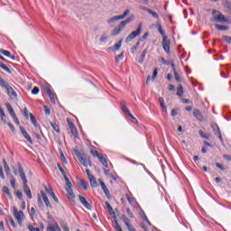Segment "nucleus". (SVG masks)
<instances>
[{
	"label": "nucleus",
	"mask_w": 231,
	"mask_h": 231,
	"mask_svg": "<svg viewBox=\"0 0 231 231\" xmlns=\"http://www.w3.org/2000/svg\"><path fill=\"white\" fill-rule=\"evenodd\" d=\"M18 172H19L20 178L23 183V191L26 194L27 198L29 199H32V190L30 189V187L28 186V180L26 179V173H24V170L23 169V165H21V162H18Z\"/></svg>",
	"instance_id": "nucleus-1"
},
{
	"label": "nucleus",
	"mask_w": 231,
	"mask_h": 231,
	"mask_svg": "<svg viewBox=\"0 0 231 231\" xmlns=\"http://www.w3.org/2000/svg\"><path fill=\"white\" fill-rule=\"evenodd\" d=\"M0 87L5 88V89H6L7 95L11 98V100H17V92H15V90H14V88H12V86H10V84L7 81L3 79L1 76H0Z\"/></svg>",
	"instance_id": "nucleus-2"
},
{
	"label": "nucleus",
	"mask_w": 231,
	"mask_h": 231,
	"mask_svg": "<svg viewBox=\"0 0 231 231\" xmlns=\"http://www.w3.org/2000/svg\"><path fill=\"white\" fill-rule=\"evenodd\" d=\"M133 22V16L128 17L126 20L122 21L118 25H116L112 31V35H120L123 30Z\"/></svg>",
	"instance_id": "nucleus-3"
},
{
	"label": "nucleus",
	"mask_w": 231,
	"mask_h": 231,
	"mask_svg": "<svg viewBox=\"0 0 231 231\" xmlns=\"http://www.w3.org/2000/svg\"><path fill=\"white\" fill-rule=\"evenodd\" d=\"M74 152L79 162L82 165H84V167H88V165H91V161H89V157H88L86 154H82L79 150H74Z\"/></svg>",
	"instance_id": "nucleus-4"
},
{
	"label": "nucleus",
	"mask_w": 231,
	"mask_h": 231,
	"mask_svg": "<svg viewBox=\"0 0 231 231\" xmlns=\"http://www.w3.org/2000/svg\"><path fill=\"white\" fill-rule=\"evenodd\" d=\"M120 106H121V109L125 113V115H128V116H130V118H132V121L134 122V124H138V120L134 117V116L133 114H131V112L129 111V108H127V105L125 104V101L122 100L120 102Z\"/></svg>",
	"instance_id": "nucleus-5"
},
{
	"label": "nucleus",
	"mask_w": 231,
	"mask_h": 231,
	"mask_svg": "<svg viewBox=\"0 0 231 231\" xmlns=\"http://www.w3.org/2000/svg\"><path fill=\"white\" fill-rule=\"evenodd\" d=\"M142 33V23H140L137 27L136 31L132 32L125 39V42H131L133 39H136V37H140Z\"/></svg>",
	"instance_id": "nucleus-6"
},
{
	"label": "nucleus",
	"mask_w": 231,
	"mask_h": 231,
	"mask_svg": "<svg viewBox=\"0 0 231 231\" xmlns=\"http://www.w3.org/2000/svg\"><path fill=\"white\" fill-rule=\"evenodd\" d=\"M130 14H131V10L126 9V10L123 13V14L114 16V17L108 19V20L106 21V23H108V24H111V23H115V22L120 21V20H122V19H125V17H127V15H129Z\"/></svg>",
	"instance_id": "nucleus-7"
},
{
	"label": "nucleus",
	"mask_w": 231,
	"mask_h": 231,
	"mask_svg": "<svg viewBox=\"0 0 231 231\" xmlns=\"http://www.w3.org/2000/svg\"><path fill=\"white\" fill-rule=\"evenodd\" d=\"M213 15L216 23H228V19L217 10L213 11Z\"/></svg>",
	"instance_id": "nucleus-8"
},
{
	"label": "nucleus",
	"mask_w": 231,
	"mask_h": 231,
	"mask_svg": "<svg viewBox=\"0 0 231 231\" xmlns=\"http://www.w3.org/2000/svg\"><path fill=\"white\" fill-rule=\"evenodd\" d=\"M67 124L70 129L71 134L74 135V137L79 138V130H77V126H75V124L71 122V119L67 118Z\"/></svg>",
	"instance_id": "nucleus-9"
},
{
	"label": "nucleus",
	"mask_w": 231,
	"mask_h": 231,
	"mask_svg": "<svg viewBox=\"0 0 231 231\" xmlns=\"http://www.w3.org/2000/svg\"><path fill=\"white\" fill-rule=\"evenodd\" d=\"M211 128L213 129L214 134H216V136L219 138L221 143H223V135H221V129H219V125L216 123H212Z\"/></svg>",
	"instance_id": "nucleus-10"
},
{
	"label": "nucleus",
	"mask_w": 231,
	"mask_h": 231,
	"mask_svg": "<svg viewBox=\"0 0 231 231\" xmlns=\"http://www.w3.org/2000/svg\"><path fill=\"white\" fill-rule=\"evenodd\" d=\"M162 48L168 55L171 53V40H169V37L167 36L162 38Z\"/></svg>",
	"instance_id": "nucleus-11"
},
{
	"label": "nucleus",
	"mask_w": 231,
	"mask_h": 231,
	"mask_svg": "<svg viewBox=\"0 0 231 231\" xmlns=\"http://www.w3.org/2000/svg\"><path fill=\"white\" fill-rule=\"evenodd\" d=\"M14 214L15 219H17L18 224L20 226H23V217L24 216V213L22 210H17V208H14Z\"/></svg>",
	"instance_id": "nucleus-12"
},
{
	"label": "nucleus",
	"mask_w": 231,
	"mask_h": 231,
	"mask_svg": "<svg viewBox=\"0 0 231 231\" xmlns=\"http://www.w3.org/2000/svg\"><path fill=\"white\" fill-rule=\"evenodd\" d=\"M20 131H21L23 138H25V140H27V142H29V143H31V145H33V140H32V137L30 136V134H28L26 129H24L23 126H20Z\"/></svg>",
	"instance_id": "nucleus-13"
},
{
	"label": "nucleus",
	"mask_w": 231,
	"mask_h": 231,
	"mask_svg": "<svg viewBox=\"0 0 231 231\" xmlns=\"http://www.w3.org/2000/svg\"><path fill=\"white\" fill-rule=\"evenodd\" d=\"M41 196H42L47 208H53V206H51V202H50V199H48V196L46 195L44 190L41 191Z\"/></svg>",
	"instance_id": "nucleus-14"
},
{
	"label": "nucleus",
	"mask_w": 231,
	"mask_h": 231,
	"mask_svg": "<svg viewBox=\"0 0 231 231\" xmlns=\"http://www.w3.org/2000/svg\"><path fill=\"white\" fill-rule=\"evenodd\" d=\"M45 91L51 100V102H52L54 105L56 104V101H55V94H53L51 92V88L50 87H46L45 88Z\"/></svg>",
	"instance_id": "nucleus-15"
},
{
	"label": "nucleus",
	"mask_w": 231,
	"mask_h": 231,
	"mask_svg": "<svg viewBox=\"0 0 231 231\" xmlns=\"http://www.w3.org/2000/svg\"><path fill=\"white\" fill-rule=\"evenodd\" d=\"M80 203H82L83 207H85V208H87L88 210H91V204H89V202H88V200L86 199V198L82 197V196H79Z\"/></svg>",
	"instance_id": "nucleus-16"
},
{
	"label": "nucleus",
	"mask_w": 231,
	"mask_h": 231,
	"mask_svg": "<svg viewBox=\"0 0 231 231\" xmlns=\"http://www.w3.org/2000/svg\"><path fill=\"white\" fill-rule=\"evenodd\" d=\"M193 116H195V118L199 120V122H203V114L199 109L193 110Z\"/></svg>",
	"instance_id": "nucleus-17"
},
{
	"label": "nucleus",
	"mask_w": 231,
	"mask_h": 231,
	"mask_svg": "<svg viewBox=\"0 0 231 231\" xmlns=\"http://www.w3.org/2000/svg\"><path fill=\"white\" fill-rule=\"evenodd\" d=\"M0 53L5 55V57H9L10 59H12V60H15V56H13L12 53L10 52V51H6L5 49H0Z\"/></svg>",
	"instance_id": "nucleus-18"
},
{
	"label": "nucleus",
	"mask_w": 231,
	"mask_h": 231,
	"mask_svg": "<svg viewBox=\"0 0 231 231\" xmlns=\"http://www.w3.org/2000/svg\"><path fill=\"white\" fill-rule=\"evenodd\" d=\"M47 231H62L59 224L55 223L54 225H51L47 226Z\"/></svg>",
	"instance_id": "nucleus-19"
},
{
	"label": "nucleus",
	"mask_w": 231,
	"mask_h": 231,
	"mask_svg": "<svg viewBox=\"0 0 231 231\" xmlns=\"http://www.w3.org/2000/svg\"><path fill=\"white\" fill-rule=\"evenodd\" d=\"M88 180L90 181V185L93 188L98 187V182H97V179L93 175H88Z\"/></svg>",
	"instance_id": "nucleus-20"
},
{
	"label": "nucleus",
	"mask_w": 231,
	"mask_h": 231,
	"mask_svg": "<svg viewBox=\"0 0 231 231\" xmlns=\"http://www.w3.org/2000/svg\"><path fill=\"white\" fill-rule=\"evenodd\" d=\"M67 191V198L69 199V201H74L76 196L75 193L73 192V189H66Z\"/></svg>",
	"instance_id": "nucleus-21"
},
{
	"label": "nucleus",
	"mask_w": 231,
	"mask_h": 231,
	"mask_svg": "<svg viewBox=\"0 0 231 231\" xmlns=\"http://www.w3.org/2000/svg\"><path fill=\"white\" fill-rule=\"evenodd\" d=\"M97 158L99 162L102 163V165H104V167H106V169L107 167H109V165L107 164V160L105 159L104 154H99Z\"/></svg>",
	"instance_id": "nucleus-22"
},
{
	"label": "nucleus",
	"mask_w": 231,
	"mask_h": 231,
	"mask_svg": "<svg viewBox=\"0 0 231 231\" xmlns=\"http://www.w3.org/2000/svg\"><path fill=\"white\" fill-rule=\"evenodd\" d=\"M29 116H30L32 125H34V127H36V129H41V126L39 125H37V119H35V116H33V114H30Z\"/></svg>",
	"instance_id": "nucleus-23"
},
{
	"label": "nucleus",
	"mask_w": 231,
	"mask_h": 231,
	"mask_svg": "<svg viewBox=\"0 0 231 231\" xmlns=\"http://www.w3.org/2000/svg\"><path fill=\"white\" fill-rule=\"evenodd\" d=\"M6 107H7V111L9 113V115H11V116H17L15 115V111H14V107H12V105L10 103H7L6 104Z\"/></svg>",
	"instance_id": "nucleus-24"
},
{
	"label": "nucleus",
	"mask_w": 231,
	"mask_h": 231,
	"mask_svg": "<svg viewBox=\"0 0 231 231\" xmlns=\"http://www.w3.org/2000/svg\"><path fill=\"white\" fill-rule=\"evenodd\" d=\"M157 30L159 33H161L162 37L164 38L165 36V31H163V27L162 26V23H157Z\"/></svg>",
	"instance_id": "nucleus-25"
},
{
	"label": "nucleus",
	"mask_w": 231,
	"mask_h": 231,
	"mask_svg": "<svg viewBox=\"0 0 231 231\" xmlns=\"http://www.w3.org/2000/svg\"><path fill=\"white\" fill-rule=\"evenodd\" d=\"M120 48H122V39L115 44L114 48L110 47V50H113V51H118Z\"/></svg>",
	"instance_id": "nucleus-26"
},
{
	"label": "nucleus",
	"mask_w": 231,
	"mask_h": 231,
	"mask_svg": "<svg viewBox=\"0 0 231 231\" xmlns=\"http://www.w3.org/2000/svg\"><path fill=\"white\" fill-rule=\"evenodd\" d=\"M159 102L161 104V107L164 113H167V106H165V101L163 100V97H159Z\"/></svg>",
	"instance_id": "nucleus-27"
},
{
	"label": "nucleus",
	"mask_w": 231,
	"mask_h": 231,
	"mask_svg": "<svg viewBox=\"0 0 231 231\" xmlns=\"http://www.w3.org/2000/svg\"><path fill=\"white\" fill-rule=\"evenodd\" d=\"M145 55H147V49H144L142 52L139 60V64H143V60H145Z\"/></svg>",
	"instance_id": "nucleus-28"
},
{
	"label": "nucleus",
	"mask_w": 231,
	"mask_h": 231,
	"mask_svg": "<svg viewBox=\"0 0 231 231\" xmlns=\"http://www.w3.org/2000/svg\"><path fill=\"white\" fill-rule=\"evenodd\" d=\"M64 180L67 183L66 190H71L72 189L71 187H73V184H71V181H69V179L68 178V176H65Z\"/></svg>",
	"instance_id": "nucleus-29"
},
{
	"label": "nucleus",
	"mask_w": 231,
	"mask_h": 231,
	"mask_svg": "<svg viewBox=\"0 0 231 231\" xmlns=\"http://www.w3.org/2000/svg\"><path fill=\"white\" fill-rule=\"evenodd\" d=\"M199 136L204 138V140H210V134H205L203 131H199Z\"/></svg>",
	"instance_id": "nucleus-30"
},
{
	"label": "nucleus",
	"mask_w": 231,
	"mask_h": 231,
	"mask_svg": "<svg viewBox=\"0 0 231 231\" xmlns=\"http://www.w3.org/2000/svg\"><path fill=\"white\" fill-rule=\"evenodd\" d=\"M183 86L179 85L177 88V97H183Z\"/></svg>",
	"instance_id": "nucleus-31"
},
{
	"label": "nucleus",
	"mask_w": 231,
	"mask_h": 231,
	"mask_svg": "<svg viewBox=\"0 0 231 231\" xmlns=\"http://www.w3.org/2000/svg\"><path fill=\"white\" fill-rule=\"evenodd\" d=\"M223 6L224 8H226V10H230L231 8V2L228 0H224L223 1Z\"/></svg>",
	"instance_id": "nucleus-32"
},
{
	"label": "nucleus",
	"mask_w": 231,
	"mask_h": 231,
	"mask_svg": "<svg viewBox=\"0 0 231 231\" xmlns=\"http://www.w3.org/2000/svg\"><path fill=\"white\" fill-rule=\"evenodd\" d=\"M90 153L92 154V156H95L96 158H98V156L102 154V153H98V151H97V148L95 147L91 149Z\"/></svg>",
	"instance_id": "nucleus-33"
},
{
	"label": "nucleus",
	"mask_w": 231,
	"mask_h": 231,
	"mask_svg": "<svg viewBox=\"0 0 231 231\" xmlns=\"http://www.w3.org/2000/svg\"><path fill=\"white\" fill-rule=\"evenodd\" d=\"M217 30H220L221 32L228 30V26L226 25H219L216 24Z\"/></svg>",
	"instance_id": "nucleus-34"
},
{
	"label": "nucleus",
	"mask_w": 231,
	"mask_h": 231,
	"mask_svg": "<svg viewBox=\"0 0 231 231\" xmlns=\"http://www.w3.org/2000/svg\"><path fill=\"white\" fill-rule=\"evenodd\" d=\"M79 185L84 189V190H88V182H86V180H79Z\"/></svg>",
	"instance_id": "nucleus-35"
},
{
	"label": "nucleus",
	"mask_w": 231,
	"mask_h": 231,
	"mask_svg": "<svg viewBox=\"0 0 231 231\" xmlns=\"http://www.w3.org/2000/svg\"><path fill=\"white\" fill-rule=\"evenodd\" d=\"M0 68H2V69L6 71L7 73H12V70L10 69V68H8V66H6V64H5V63H2L0 65Z\"/></svg>",
	"instance_id": "nucleus-36"
},
{
	"label": "nucleus",
	"mask_w": 231,
	"mask_h": 231,
	"mask_svg": "<svg viewBox=\"0 0 231 231\" xmlns=\"http://www.w3.org/2000/svg\"><path fill=\"white\" fill-rule=\"evenodd\" d=\"M3 192L5 194H7L8 198H12V193H10V189H8V187L4 186Z\"/></svg>",
	"instance_id": "nucleus-37"
},
{
	"label": "nucleus",
	"mask_w": 231,
	"mask_h": 231,
	"mask_svg": "<svg viewBox=\"0 0 231 231\" xmlns=\"http://www.w3.org/2000/svg\"><path fill=\"white\" fill-rule=\"evenodd\" d=\"M57 165H58V169L60 171L63 178H66L67 175H66V171L64 170V168H62V166H60V162H58Z\"/></svg>",
	"instance_id": "nucleus-38"
},
{
	"label": "nucleus",
	"mask_w": 231,
	"mask_h": 231,
	"mask_svg": "<svg viewBox=\"0 0 231 231\" xmlns=\"http://www.w3.org/2000/svg\"><path fill=\"white\" fill-rule=\"evenodd\" d=\"M51 127L56 131V133H60V129L59 128V125L57 123H51Z\"/></svg>",
	"instance_id": "nucleus-39"
},
{
	"label": "nucleus",
	"mask_w": 231,
	"mask_h": 231,
	"mask_svg": "<svg viewBox=\"0 0 231 231\" xmlns=\"http://www.w3.org/2000/svg\"><path fill=\"white\" fill-rule=\"evenodd\" d=\"M122 59H124V51H122L120 54H118L116 57V62L118 64V62H120V60H122Z\"/></svg>",
	"instance_id": "nucleus-40"
},
{
	"label": "nucleus",
	"mask_w": 231,
	"mask_h": 231,
	"mask_svg": "<svg viewBox=\"0 0 231 231\" xmlns=\"http://www.w3.org/2000/svg\"><path fill=\"white\" fill-rule=\"evenodd\" d=\"M125 226H127V229L129 231H136V228H134V226H133V224H131V222H128L127 224H125Z\"/></svg>",
	"instance_id": "nucleus-41"
},
{
	"label": "nucleus",
	"mask_w": 231,
	"mask_h": 231,
	"mask_svg": "<svg viewBox=\"0 0 231 231\" xmlns=\"http://www.w3.org/2000/svg\"><path fill=\"white\" fill-rule=\"evenodd\" d=\"M10 183L13 189H15V178L14 177V175H10Z\"/></svg>",
	"instance_id": "nucleus-42"
},
{
	"label": "nucleus",
	"mask_w": 231,
	"mask_h": 231,
	"mask_svg": "<svg viewBox=\"0 0 231 231\" xmlns=\"http://www.w3.org/2000/svg\"><path fill=\"white\" fill-rule=\"evenodd\" d=\"M148 14H150V15H152L155 19H158V17H160V16L158 15V13H156V12L151 10V9L148 10Z\"/></svg>",
	"instance_id": "nucleus-43"
},
{
	"label": "nucleus",
	"mask_w": 231,
	"mask_h": 231,
	"mask_svg": "<svg viewBox=\"0 0 231 231\" xmlns=\"http://www.w3.org/2000/svg\"><path fill=\"white\" fill-rule=\"evenodd\" d=\"M103 192L105 193V195L106 196V198L108 199H111V193L109 192V189H103Z\"/></svg>",
	"instance_id": "nucleus-44"
},
{
	"label": "nucleus",
	"mask_w": 231,
	"mask_h": 231,
	"mask_svg": "<svg viewBox=\"0 0 231 231\" xmlns=\"http://www.w3.org/2000/svg\"><path fill=\"white\" fill-rule=\"evenodd\" d=\"M173 74H174V77H175V80L177 82H181V78L180 77V74L178 73V71L173 72Z\"/></svg>",
	"instance_id": "nucleus-45"
},
{
	"label": "nucleus",
	"mask_w": 231,
	"mask_h": 231,
	"mask_svg": "<svg viewBox=\"0 0 231 231\" xmlns=\"http://www.w3.org/2000/svg\"><path fill=\"white\" fill-rule=\"evenodd\" d=\"M121 219L124 221L125 225H127L130 222L125 215H121Z\"/></svg>",
	"instance_id": "nucleus-46"
},
{
	"label": "nucleus",
	"mask_w": 231,
	"mask_h": 231,
	"mask_svg": "<svg viewBox=\"0 0 231 231\" xmlns=\"http://www.w3.org/2000/svg\"><path fill=\"white\" fill-rule=\"evenodd\" d=\"M44 189H45V192H47V194H49L50 196H51V192H54L53 189L51 187L45 186Z\"/></svg>",
	"instance_id": "nucleus-47"
},
{
	"label": "nucleus",
	"mask_w": 231,
	"mask_h": 231,
	"mask_svg": "<svg viewBox=\"0 0 231 231\" xmlns=\"http://www.w3.org/2000/svg\"><path fill=\"white\" fill-rule=\"evenodd\" d=\"M22 113L24 115L25 118L28 120L30 118V116L28 115V108L24 107Z\"/></svg>",
	"instance_id": "nucleus-48"
},
{
	"label": "nucleus",
	"mask_w": 231,
	"mask_h": 231,
	"mask_svg": "<svg viewBox=\"0 0 231 231\" xmlns=\"http://www.w3.org/2000/svg\"><path fill=\"white\" fill-rule=\"evenodd\" d=\"M98 181H99V184H100V186H101V188H102L103 190H105L106 189H107V186H106V183H104V181L102 180V179H99Z\"/></svg>",
	"instance_id": "nucleus-49"
},
{
	"label": "nucleus",
	"mask_w": 231,
	"mask_h": 231,
	"mask_svg": "<svg viewBox=\"0 0 231 231\" xmlns=\"http://www.w3.org/2000/svg\"><path fill=\"white\" fill-rule=\"evenodd\" d=\"M28 229H29L30 231H41V229H40L39 227H33V226H32V224H30V225L28 226Z\"/></svg>",
	"instance_id": "nucleus-50"
},
{
	"label": "nucleus",
	"mask_w": 231,
	"mask_h": 231,
	"mask_svg": "<svg viewBox=\"0 0 231 231\" xmlns=\"http://www.w3.org/2000/svg\"><path fill=\"white\" fill-rule=\"evenodd\" d=\"M178 111H180L179 108H173L171 112V116H176L178 115Z\"/></svg>",
	"instance_id": "nucleus-51"
},
{
	"label": "nucleus",
	"mask_w": 231,
	"mask_h": 231,
	"mask_svg": "<svg viewBox=\"0 0 231 231\" xmlns=\"http://www.w3.org/2000/svg\"><path fill=\"white\" fill-rule=\"evenodd\" d=\"M105 205H106L108 212H113V207H111V204H109L107 201H106Z\"/></svg>",
	"instance_id": "nucleus-52"
},
{
	"label": "nucleus",
	"mask_w": 231,
	"mask_h": 231,
	"mask_svg": "<svg viewBox=\"0 0 231 231\" xmlns=\"http://www.w3.org/2000/svg\"><path fill=\"white\" fill-rule=\"evenodd\" d=\"M158 77V69H154L153 73H152V80H156V78Z\"/></svg>",
	"instance_id": "nucleus-53"
},
{
	"label": "nucleus",
	"mask_w": 231,
	"mask_h": 231,
	"mask_svg": "<svg viewBox=\"0 0 231 231\" xmlns=\"http://www.w3.org/2000/svg\"><path fill=\"white\" fill-rule=\"evenodd\" d=\"M39 91H40L39 88L34 87L32 90V95H39Z\"/></svg>",
	"instance_id": "nucleus-54"
},
{
	"label": "nucleus",
	"mask_w": 231,
	"mask_h": 231,
	"mask_svg": "<svg viewBox=\"0 0 231 231\" xmlns=\"http://www.w3.org/2000/svg\"><path fill=\"white\" fill-rule=\"evenodd\" d=\"M223 39L227 44H231V36H223Z\"/></svg>",
	"instance_id": "nucleus-55"
},
{
	"label": "nucleus",
	"mask_w": 231,
	"mask_h": 231,
	"mask_svg": "<svg viewBox=\"0 0 231 231\" xmlns=\"http://www.w3.org/2000/svg\"><path fill=\"white\" fill-rule=\"evenodd\" d=\"M18 199H23V192L21 190H17L15 193Z\"/></svg>",
	"instance_id": "nucleus-56"
},
{
	"label": "nucleus",
	"mask_w": 231,
	"mask_h": 231,
	"mask_svg": "<svg viewBox=\"0 0 231 231\" xmlns=\"http://www.w3.org/2000/svg\"><path fill=\"white\" fill-rule=\"evenodd\" d=\"M126 199L130 203V205H133V203H134V199L129 195H126Z\"/></svg>",
	"instance_id": "nucleus-57"
},
{
	"label": "nucleus",
	"mask_w": 231,
	"mask_h": 231,
	"mask_svg": "<svg viewBox=\"0 0 231 231\" xmlns=\"http://www.w3.org/2000/svg\"><path fill=\"white\" fill-rule=\"evenodd\" d=\"M51 196L52 197V199H54V201H55L56 203H59V199H58L57 196L55 195V192H54V191L51 192Z\"/></svg>",
	"instance_id": "nucleus-58"
},
{
	"label": "nucleus",
	"mask_w": 231,
	"mask_h": 231,
	"mask_svg": "<svg viewBox=\"0 0 231 231\" xmlns=\"http://www.w3.org/2000/svg\"><path fill=\"white\" fill-rule=\"evenodd\" d=\"M126 214L129 216V217H134V215L133 212H131V209L129 208H126Z\"/></svg>",
	"instance_id": "nucleus-59"
},
{
	"label": "nucleus",
	"mask_w": 231,
	"mask_h": 231,
	"mask_svg": "<svg viewBox=\"0 0 231 231\" xmlns=\"http://www.w3.org/2000/svg\"><path fill=\"white\" fill-rule=\"evenodd\" d=\"M216 167H217V169H220V171H225V166H223V164L219 162L216 163Z\"/></svg>",
	"instance_id": "nucleus-60"
},
{
	"label": "nucleus",
	"mask_w": 231,
	"mask_h": 231,
	"mask_svg": "<svg viewBox=\"0 0 231 231\" xmlns=\"http://www.w3.org/2000/svg\"><path fill=\"white\" fill-rule=\"evenodd\" d=\"M106 41H107V35L106 34H103L100 38V42H106Z\"/></svg>",
	"instance_id": "nucleus-61"
},
{
	"label": "nucleus",
	"mask_w": 231,
	"mask_h": 231,
	"mask_svg": "<svg viewBox=\"0 0 231 231\" xmlns=\"http://www.w3.org/2000/svg\"><path fill=\"white\" fill-rule=\"evenodd\" d=\"M9 223H11L12 226L15 227V221H14L12 217H9Z\"/></svg>",
	"instance_id": "nucleus-62"
},
{
	"label": "nucleus",
	"mask_w": 231,
	"mask_h": 231,
	"mask_svg": "<svg viewBox=\"0 0 231 231\" xmlns=\"http://www.w3.org/2000/svg\"><path fill=\"white\" fill-rule=\"evenodd\" d=\"M44 109H45V115H50V113H51V110L50 109V107L44 106Z\"/></svg>",
	"instance_id": "nucleus-63"
},
{
	"label": "nucleus",
	"mask_w": 231,
	"mask_h": 231,
	"mask_svg": "<svg viewBox=\"0 0 231 231\" xmlns=\"http://www.w3.org/2000/svg\"><path fill=\"white\" fill-rule=\"evenodd\" d=\"M224 160H226L227 162H231V156L227 154L223 155Z\"/></svg>",
	"instance_id": "nucleus-64"
}]
</instances>
